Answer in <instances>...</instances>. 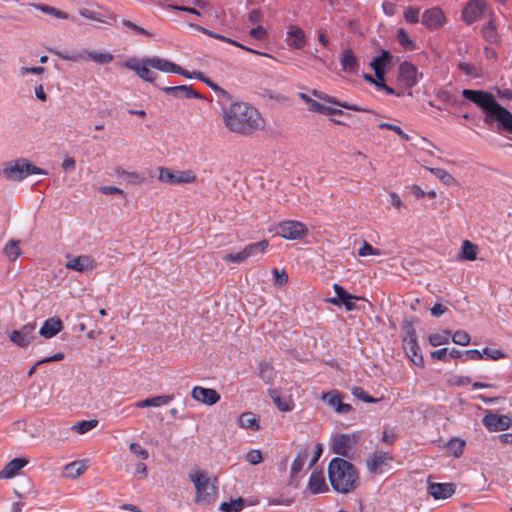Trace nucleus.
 Returning a JSON list of instances; mask_svg holds the SVG:
<instances>
[{
  "instance_id": "1",
  "label": "nucleus",
  "mask_w": 512,
  "mask_h": 512,
  "mask_svg": "<svg viewBox=\"0 0 512 512\" xmlns=\"http://www.w3.org/2000/svg\"><path fill=\"white\" fill-rule=\"evenodd\" d=\"M222 119L229 131L244 136L251 135L265 126V121L259 111L243 101H236L224 107Z\"/></svg>"
},
{
  "instance_id": "2",
  "label": "nucleus",
  "mask_w": 512,
  "mask_h": 512,
  "mask_svg": "<svg viewBox=\"0 0 512 512\" xmlns=\"http://www.w3.org/2000/svg\"><path fill=\"white\" fill-rule=\"evenodd\" d=\"M462 96L484 112L483 121L486 124L496 123L498 131L512 134V113L501 106L493 94L482 90L464 89Z\"/></svg>"
},
{
  "instance_id": "3",
  "label": "nucleus",
  "mask_w": 512,
  "mask_h": 512,
  "mask_svg": "<svg viewBox=\"0 0 512 512\" xmlns=\"http://www.w3.org/2000/svg\"><path fill=\"white\" fill-rule=\"evenodd\" d=\"M328 478L332 488L342 494L359 486V475L354 465L342 458H333L328 465Z\"/></svg>"
},
{
  "instance_id": "4",
  "label": "nucleus",
  "mask_w": 512,
  "mask_h": 512,
  "mask_svg": "<svg viewBox=\"0 0 512 512\" xmlns=\"http://www.w3.org/2000/svg\"><path fill=\"white\" fill-rule=\"evenodd\" d=\"M35 174L46 175L47 172L24 158L9 161L0 169V175L14 182H20L28 176Z\"/></svg>"
},
{
  "instance_id": "5",
  "label": "nucleus",
  "mask_w": 512,
  "mask_h": 512,
  "mask_svg": "<svg viewBox=\"0 0 512 512\" xmlns=\"http://www.w3.org/2000/svg\"><path fill=\"white\" fill-rule=\"evenodd\" d=\"M189 478L195 486L197 503L209 504L214 501L217 494L215 480L204 471H195L189 475Z\"/></svg>"
},
{
  "instance_id": "6",
  "label": "nucleus",
  "mask_w": 512,
  "mask_h": 512,
  "mask_svg": "<svg viewBox=\"0 0 512 512\" xmlns=\"http://www.w3.org/2000/svg\"><path fill=\"white\" fill-rule=\"evenodd\" d=\"M51 52L61 60L70 62H79L90 59L97 64L104 65L111 63L114 59L113 54L107 51H90L83 49L79 51L51 50Z\"/></svg>"
},
{
  "instance_id": "7",
  "label": "nucleus",
  "mask_w": 512,
  "mask_h": 512,
  "mask_svg": "<svg viewBox=\"0 0 512 512\" xmlns=\"http://www.w3.org/2000/svg\"><path fill=\"white\" fill-rule=\"evenodd\" d=\"M268 241L262 240L257 243H251L241 249L239 252L227 253L222 257L226 263H242L250 257H256L265 253L268 248Z\"/></svg>"
},
{
  "instance_id": "8",
  "label": "nucleus",
  "mask_w": 512,
  "mask_h": 512,
  "mask_svg": "<svg viewBox=\"0 0 512 512\" xmlns=\"http://www.w3.org/2000/svg\"><path fill=\"white\" fill-rule=\"evenodd\" d=\"M158 180L170 185L190 184L196 181L197 177L192 170L172 171L166 167H159Z\"/></svg>"
},
{
  "instance_id": "9",
  "label": "nucleus",
  "mask_w": 512,
  "mask_h": 512,
  "mask_svg": "<svg viewBox=\"0 0 512 512\" xmlns=\"http://www.w3.org/2000/svg\"><path fill=\"white\" fill-rule=\"evenodd\" d=\"M277 233L284 239L300 240L307 235L308 228L300 221L286 220L279 223Z\"/></svg>"
},
{
  "instance_id": "10",
  "label": "nucleus",
  "mask_w": 512,
  "mask_h": 512,
  "mask_svg": "<svg viewBox=\"0 0 512 512\" xmlns=\"http://www.w3.org/2000/svg\"><path fill=\"white\" fill-rule=\"evenodd\" d=\"M358 439L357 433L336 434L331 441L332 451L335 454L347 457L356 447Z\"/></svg>"
},
{
  "instance_id": "11",
  "label": "nucleus",
  "mask_w": 512,
  "mask_h": 512,
  "mask_svg": "<svg viewBox=\"0 0 512 512\" xmlns=\"http://www.w3.org/2000/svg\"><path fill=\"white\" fill-rule=\"evenodd\" d=\"M35 330V323L24 324L20 329L11 332L10 341L18 347L26 348L35 339Z\"/></svg>"
},
{
  "instance_id": "12",
  "label": "nucleus",
  "mask_w": 512,
  "mask_h": 512,
  "mask_svg": "<svg viewBox=\"0 0 512 512\" xmlns=\"http://www.w3.org/2000/svg\"><path fill=\"white\" fill-rule=\"evenodd\" d=\"M403 348L406 355L417 366L424 365V359L420 353V347L417 341L416 333L413 329L407 332V336L403 339Z\"/></svg>"
},
{
  "instance_id": "13",
  "label": "nucleus",
  "mask_w": 512,
  "mask_h": 512,
  "mask_svg": "<svg viewBox=\"0 0 512 512\" xmlns=\"http://www.w3.org/2000/svg\"><path fill=\"white\" fill-rule=\"evenodd\" d=\"M487 11V4L484 0H472L466 4L462 11V19L467 24L480 20Z\"/></svg>"
},
{
  "instance_id": "14",
  "label": "nucleus",
  "mask_w": 512,
  "mask_h": 512,
  "mask_svg": "<svg viewBox=\"0 0 512 512\" xmlns=\"http://www.w3.org/2000/svg\"><path fill=\"white\" fill-rule=\"evenodd\" d=\"M65 267L76 272H90L97 267V262L90 255L67 256Z\"/></svg>"
},
{
  "instance_id": "15",
  "label": "nucleus",
  "mask_w": 512,
  "mask_h": 512,
  "mask_svg": "<svg viewBox=\"0 0 512 512\" xmlns=\"http://www.w3.org/2000/svg\"><path fill=\"white\" fill-rule=\"evenodd\" d=\"M307 42L306 33L301 27L295 24H291L287 27L285 43L290 49H303L307 45Z\"/></svg>"
},
{
  "instance_id": "16",
  "label": "nucleus",
  "mask_w": 512,
  "mask_h": 512,
  "mask_svg": "<svg viewBox=\"0 0 512 512\" xmlns=\"http://www.w3.org/2000/svg\"><path fill=\"white\" fill-rule=\"evenodd\" d=\"M321 400L331 407L337 414H347L352 411V406L343 402V396L337 390H332L321 395Z\"/></svg>"
},
{
  "instance_id": "17",
  "label": "nucleus",
  "mask_w": 512,
  "mask_h": 512,
  "mask_svg": "<svg viewBox=\"0 0 512 512\" xmlns=\"http://www.w3.org/2000/svg\"><path fill=\"white\" fill-rule=\"evenodd\" d=\"M333 289L335 291L336 296L327 299L328 303L335 306L344 305L347 311H352L356 308L354 300H358V297L346 292L345 289L337 283L333 284Z\"/></svg>"
},
{
  "instance_id": "18",
  "label": "nucleus",
  "mask_w": 512,
  "mask_h": 512,
  "mask_svg": "<svg viewBox=\"0 0 512 512\" xmlns=\"http://www.w3.org/2000/svg\"><path fill=\"white\" fill-rule=\"evenodd\" d=\"M124 67L134 71L141 79L146 82L153 83L156 79V74L151 71V67L144 62V59L139 61L136 58H129L124 62Z\"/></svg>"
},
{
  "instance_id": "19",
  "label": "nucleus",
  "mask_w": 512,
  "mask_h": 512,
  "mask_svg": "<svg viewBox=\"0 0 512 512\" xmlns=\"http://www.w3.org/2000/svg\"><path fill=\"white\" fill-rule=\"evenodd\" d=\"M483 425L491 432L504 431L510 428L512 421L506 415L488 413L482 420Z\"/></svg>"
},
{
  "instance_id": "20",
  "label": "nucleus",
  "mask_w": 512,
  "mask_h": 512,
  "mask_svg": "<svg viewBox=\"0 0 512 512\" xmlns=\"http://www.w3.org/2000/svg\"><path fill=\"white\" fill-rule=\"evenodd\" d=\"M192 398L202 404L211 406L220 400V394L213 388L194 386L191 391Z\"/></svg>"
},
{
  "instance_id": "21",
  "label": "nucleus",
  "mask_w": 512,
  "mask_h": 512,
  "mask_svg": "<svg viewBox=\"0 0 512 512\" xmlns=\"http://www.w3.org/2000/svg\"><path fill=\"white\" fill-rule=\"evenodd\" d=\"M299 97L306 103L307 108L311 112L323 115H342L343 111L339 108L330 107L317 102L305 93H299Z\"/></svg>"
},
{
  "instance_id": "22",
  "label": "nucleus",
  "mask_w": 512,
  "mask_h": 512,
  "mask_svg": "<svg viewBox=\"0 0 512 512\" xmlns=\"http://www.w3.org/2000/svg\"><path fill=\"white\" fill-rule=\"evenodd\" d=\"M445 16L439 7H432L422 15V24L428 29H437L444 25Z\"/></svg>"
},
{
  "instance_id": "23",
  "label": "nucleus",
  "mask_w": 512,
  "mask_h": 512,
  "mask_svg": "<svg viewBox=\"0 0 512 512\" xmlns=\"http://www.w3.org/2000/svg\"><path fill=\"white\" fill-rule=\"evenodd\" d=\"M399 78L406 87H413L418 83L419 74L417 68L408 62L399 66Z\"/></svg>"
},
{
  "instance_id": "24",
  "label": "nucleus",
  "mask_w": 512,
  "mask_h": 512,
  "mask_svg": "<svg viewBox=\"0 0 512 512\" xmlns=\"http://www.w3.org/2000/svg\"><path fill=\"white\" fill-rule=\"evenodd\" d=\"M392 460V457L387 452H375L368 460H367V468L372 473H382L384 472V468L389 464Z\"/></svg>"
},
{
  "instance_id": "25",
  "label": "nucleus",
  "mask_w": 512,
  "mask_h": 512,
  "mask_svg": "<svg viewBox=\"0 0 512 512\" xmlns=\"http://www.w3.org/2000/svg\"><path fill=\"white\" fill-rule=\"evenodd\" d=\"M428 493L435 500H445L455 493V486L452 483H430Z\"/></svg>"
},
{
  "instance_id": "26",
  "label": "nucleus",
  "mask_w": 512,
  "mask_h": 512,
  "mask_svg": "<svg viewBox=\"0 0 512 512\" xmlns=\"http://www.w3.org/2000/svg\"><path fill=\"white\" fill-rule=\"evenodd\" d=\"M161 90L173 97L176 98H197L200 99L201 95L197 93L192 86L189 85H179V86H167L162 87Z\"/></svg>"
},
{
  "instance_id": "27",
  "label": "nucleus",
  "mask_w": 512,
  "mask_h": 512,
  "mask_svg": "<svg viewBox=\"0 0 512 512\" xmlns=\"http://www.w3.org/2000/svg\"><path fill=\"white\" fill-rule=\"evenodd\" d=\"M390 60V53L386 50H382L381 54L375 57L370 63V66L374 70L376 78L381 82H383L384 80L385 68L390 63Z\"/></svg>"
},
{
  "instance_id": "28",
  "label": "nucleus",
  "mask_w": 512,
  "mask_h": 512,
  "mask_svg": "<svg viewBox=\"0 0 512 512\" xmlns=\"http://www.w3.org/2000/svg\"><path fill=\"white\" fill-rule=\"evenodd\" d=\"M307 488L312 494L328 491L324 473L322 471H313L309 477Z\"/></svg>"
},
{
  "instance_id": "29",
  "label": "nucleus",
  "mask_w": 512,
  "mask_h": 512,
  "mask_svg": "<svg viewBox=\"0 0 512 512\" xmlns=\"http://www.w3.org/2000/svg\"><path fill=\"white\" fill-rule=\"evenodd\" d=\"M62 329L63 322L61 319L52 317L44 321L42 327L39 330V334L46 339H50L61 332Z\"/></svg>"
},
{
  "instance_id": "30",
  "label": "nucleus",
  "mask_w": 512,
  "mask_h": 512,
  "mask_svg": "<svg viewBox=\"0 0 512 512\" xmlns=\"http://www.w3.org/2000/svg\"><path fill=\"white\" fill-rule=\"evenodd\" d=\"M28 464V460L24 458H14L9 461L0 471V479H11Z\"/></svg>"
},
{
  "instance_id": "31",
  "label": "nucleus",
  "mask_w": 512,
  "mask_h": 512,
  "mask_svg": "<svg viewBox=\"0 0 512 512\" xmlns=\"http://www.w3.org/2000/svg\"><path fill=\"white\" fill-rule=\"evenodd\" d=\"M268 395L273 400L276 407L282 412H289L293 409L294 403L291 396L280 394L278 389H268Z\"/></svg>"
},
{
  "instance_id": "32",
  "label": "nucleus",
  "mask_w": 512,
  "mask_h": 512,
  "mask_svg": "<svg viewBox=\"0 0 512 512\" xmlns=\"http://www.w3.org/2000/svg\"><path fill=\"white\" fill-rule=\"evenodd\" d=\"M340 65L344 72L356 73L359 68V62L351 49H344L341 53Z\"/></svg>"
},
{
  "instance_id": "33",
  "label": "nucleus",
  "mask_w": 512,
  "mask_h": 512,
  "mask_svg": "<svg viewBox=\"0 0 512 512\" xmlns=\"http://www.w3.org/2000/svg\"><path fill=\"white\" fill-rule=\"evenodd\" d=\"M144 62L151 68L165 73H173L177 69L175 63L156 56L144 58Z\"/></svg>"
},
{
  "instance_id": "34",
  "label": "nucleus",
  "mask_w": 512,
  "mask_h": 512,
  "mask_svg": "<svg viewBox=\"0 0 512 512\" xmlns=\"http://www.w3.org/2000/svg\"><path fill=\"white\" fill-rule=\"evenodd\" d=\"M174 399L173 395H158L135 403L136 408L161 407L168 405Z\"/></svg>"
},
{
  "instance_id": "35",
  "label": "nucleus",
  "mask_w": 512,
  "mask_h": 512,
  "mask_svg": "<svg viewBox=\"0 0 512 512\" xmlns=\"http://www.w3.org/2000/svg\"><path fill=\"white\" fill-rule=\"evenodd\" d=\"M238 425L243 429L259 430V420L252 412H244L238 418Z\"/></svg>"
},
{
  "instance_id": "36",
  "label": "nucleus",
  "mask_w": 512,
  "mask_h": 512,
  "mask_svg": "<svg viewBox=\"0 0 512 512\" xmlns=\"http://www.w3.org/2000/svg\"><path fill=\"white\" fill-rule=\"evenodd\" d=\"M318 99L324 101V102H327V103H330V104H333V105H337L339 107H342V108H345V109H348V110H353V111H368L366 108H362L358 105H355V104H350L348 102H341V101H338L336 98L332 97V96H329L328 94L324 93V92H321L320 95H318Z\"/></svg>"
},
{
  "instance_id": "37",
  "label": "nucleus",
  "mask_w": 512,
  "mask_h": 512,
  "mask_svg": "<svg viewBox=\"0 0 512 512\" xmlns=\"http://www.w3.org/2000/svg\"><path fill=\"white\" fill-rule=\"evenodd\" d=\"M86 468L87 466L84 462H71L64 467V476L71 479L77 478L86 470Z\"/></svg>"
},
{
  "instance_id": "38",
  "label": "nucleus",
  "mask_w": 512,
  "mask_h": 512,
  "mask_svg": "<svg viewBox=\"0 0 512 512\" xmlns=\"http://www.w3.org/2000/svg\"><path fill=\"white\" fill-rule=\"evenodd\" d=\"M428 170L446 186H453L457 183L454 176L443 168H428Z\"/></svg>"
},
{
  "instance_id": "39",
  "label": "nucleus",
  "mask_w": 512,
  "mask_h": 512,
  "mask_svg": "<svg viewBox=\"0 0 512 512\" xmlns=\"http://www.w3.org/2000/svg\"><path fill=\"white\" fill-rule=\"evenodd\" d=\"M460 259L474 261L477 258V246L472 242L465 240L462 243Z\"/></svg>"
},
{
  "instance_id": "40",
  "label": "nucleus",
  "mask_w": 512,
  "mask_h": 512,
  "mask_svg": "<svg viewBox=\"0 0 512 512\" xmlns=\"http://www.w3.org/2000/svg\"><path fill=\"white\" fill-rule=\"evenodd\" d=\"M450 337H451V331L442 330L440 332L433 333V334L429 335L428 341L431 346L437 347V346L447 344L450 340Z\"/></svg>"
},
{
  "instance_id": "41",
  "label": "nucleus",
  "mask_w": 512,
  "mask_h": 512,
  "mask_svg": "<svg viewBox=\"0 0 512 512\" xmlns=\"http://www.w3.org/2000/svg\"><path fill=\"white\" fill-rule=\"evenodd\" d=\"M97 425H98V420H96V419L82 420V421H79V422L75 423L74 425H72L71 430L82 435V434H85V433L91 431L92 429L96 428Z\"/></svg>"
},
{
  "instance_id": "42",
  "label": "nucleus",
  "mask_w": 512,
  "mask_h": 512,
  "mask_svg": "<svg viewBox=\"0 0 512 512\" xmlns=\"http://www.w3.org/2000/svg\"><path fill=\"white\" fill-rule=\"evenodd\" d=\"M482 35L485 40L491 44H496L500 40L493 20H490L489 23L482 28Z\"/></svg>"
},
{
  "instance_id": "43",
  "label": "nucleus",
  "mask_w": 512,
  "mask_h": 512,
  "mask_svg": "<svg viewBox=\"0 0 512 512\" xmlns=\"http://www.w3.org/2000/svg\"><path fill=\"white\" fill-rule=\"evenodd\" d=\"M3 251L9 261H15L21 255L19 241L10 240L5 244Z\"/></svg>"
},
{
  "instance_id": "44",
  "label": "nucleus",
  "mask_w": 512,
  "mask_h": 512,
  "mask_svg": "<svg viewBox=\"0 0 512 512\" xmlns=\"http://www.w3.org/2000/svg\"><path fill=\"white\" fill-rule=\"evenodd\" d=\"M121 25L123 28H126L127 30L132 31L135 35H141V36H145L148 38L153 36L152 32L135 24L134 22H132L130 20L123 19L121 21Z\"/></svg>"
},
{
  "instance_id": "45",
  "label": "nucleus",
  "mask_w": 512,
  "mask_h": 512,
  "mask_svg": "<svg viewBox=\"0 0 512 512\" xmlns=\"http://www.w3.org/2000/svg\"><path fill=\"white\" fill-rule=\"evenodd\" d=\"M307 452L302 451L298 453L291 465V476L296 477L299 472H301L305 466L307 461Z\"/></svg>"
},
{
  "instance_id": "46",
  "label": "nucleus",
  "mask_w": 512,
  "mask_h": 512,
  "mask_svg": "<svg viewBox=\"0 0 512 512\" xmlns=\"http://www.w3.org/2000/svg\"><path fill=\"white\" fill-rule=\"evenodd\" d=\"M245 506L242 498H237L229 502L221 503L219 509L223 512H240Z\"/></svg>"
},
{
  "instance_id": "47",
  "label": "nucleus",
  "mask_w": 512,
  "mask_h": 512,
  "mask_svg": "<svg viewBox=\"0 0 512 512\" xmlns=\"http://www.w3.org/2000/svg\"><path fill=\"white\" fill-rule=\"evenodd\" d=\"M397 40L399 44L406 50L411 51L415 48V43L410 39L408 33L403 28L398 29Z\"/></svg>"
},
{
  "instance_id": "48",
  "label": "nucleus",
  "mask_w": 512,
  "mask_h": 512,
  "mask_svg": "<svg viewBox=\"0 0 512 512\" xmlns=\"http://www.w3.org/2000/svg\"><path fill=\"white\" fill-rule=\"evenodd\" d=\"M34 7L46 14H50L59 19H68L69 18L67 13H65L59 9H56L55 7H52V6L37 4V5H34Z\"/></svg>"
},
{
  "instance_id": "49",
  "label": "nucleus",
  "mask_w": 512,
  "mask_h": 512,
  "mask_svg": "<svg viewBox=\"0 0 512 512\" xmlns=\"http://www.w3.org/2000/svg\"><path fill=\"white\" fill-rule=\"evenodd\" d=\"M210 37H212V38H214V39H218V40L223 41V42H226V43H229V44H232V45H234V46H236V47H239V48H241V49H244V50L249 51V52L254 53V54H258V55H261V54H262V53H260V52H258V51H256V50H253V49H251V48H249V47H246V46H244V45L240 44L239 42H237V41H235V40H233V39H231V38H228V37L223 36V35H221V34L215 33V32H213V31L211 32Z\"/></svg>"
},
{
  "instance_id": "50",
  "label": "nucleus",
  "mask_w": 512,
  "mask_h": 512,
  "mask_svg": "<svg viewBox=\"0 0 512 512\" xmlns=\"http://www.w3.org/2000/svg\"><path fill=\"white\" fill-rule=\"evenodd\" d=\"M465 442L463 440H460L458 438L451 439L448 444L447 448L448 450L455 456L459 457L464 449Z\"/></svg>"
},
{
  "instance_id": "51",
  "label": "nucleus",
  "mask_w": 512,
  "mask_h": 512,
  "mask_svg": "<svg viewBox=\"0 0 512 512\" xmlns=\"http://www.w3.org/2000/svg\"><path fill=\"white\" fill-rule=\"evenodd\" d=\"M458 68L466 75L471 76L473 78H477L481 75L480 70L475 65L470 63L459 62Z\"/></svg>"
},
{
  "instance_id": "52",
  "label": "nucleus",
  "mask_w": 512,
  "mask_h": 512,
  "mask_svg": "<svg viewBox=\"0 0 512 512\" xmlns=\"http://www.w3.org/2000/svg\"><path fill=\"white\" fill-rule=\"evenodd\" d=\"M450 338L457 345L466 346L470 343L469 334L463 330H458L454 332Z\"/></svg>"
},
{
  "instance_id": "53",
  "label": "nucleus",
  "mask_w": 512,
  "mask_h": 512,
  "mask_svg": "<svg viewBox=\"0 0 512 512\" xmlns=\"http://www.w3.org/2000/svg\"><path fill=\"white\" fill-rule=\"evenodd\" d=\"M352 394H353L356 398H358V399L362 400V401H363V402H365V403H376V402H379V401H380V399H377V398H374V397H372V396L368 395V394L364 391V389H363V388H361V387H354V388L352 389Z\"/></svg>"
},
{
  "instance_id": "54",
  "label": "nucleus",
  "mask_w": 512,
  "mask_h": 512,
  "mask_svg": "<svg viewBox=\"0 0 512 512\" xmlns=\"http://www.w3.org/2000/svg\"><path fill=\"white\" fill-rule=\"evenodd\" d=\"M245 460L251 465H257L262 462V453L258 449H251L245 455Z\"/></svg>"
},
{
  "instance_id": "55",
  "label": "nucleus",
  "mask_w": 512,
  "mask_h": 512,
  "mask_svg": "<svg viewBox=\"0 0 512 512\" xmlns=\"http://www.w3.org/2000/svg\"><path fill=\"white\" fill-rule=\"evenodd\" d=\"M404 19L409 23H417L419 21L420 9L417 7H408L404 11Z\"/></svg>"
},
{
  "instance_id": "56",
  "label": "nucleus",
  "mask_w": 512,
  "mask_h": 512,
  "mask_svg": "<svg viewBox=\"0 0 512 512\" xmlns=\"http://www.w3.org/2000/svg\"><path fill=\"white\" fill-rule=\"evenodd\" d=\"M379 128L392 130V132L397 133L405 141H408L410 139L409 135L405 133L400 126L390 123H380Z\"/></svg>"
},
{
  "instance_id": "57",
  "label": "nucleus",
  "mask_w": 512,
  "mask_h": 512,
  "mask_svg": "<svg viewBox=\"0 0 512 512\" xmlns=\"http://www.w3.org/2000/svg\"><path fill=\"white\" fill-rule=\"evenodd\" d=\"M358 255L361 257H366L369 255H381V252L365 241L358 250Z\"/></svg>"
},
{
  "instance_id": "58",
  "label": "nucleus",
  "mask_w": 512,
  "mask_h": 512,
  "mask_svg": "<svg viewBox=\"0 0 512 512\" xmlns=\"http://www.w3.org/2000/svg\"><path fill=\"white\" fill-rule=\"evenodd\" d=\"M45 72V68L42 66L37 67H27V66H21L18 69V75L20 77H25L28 74H43Z\"/></svg>"
},
{
  "instance_id": "59",
  "label": "nucleus",
  "mask_w": 512,
  "mask_h": 512,
  "mask_svg": "<svg viewBox=\"0 0 512 512\" xmlns=\"http://www.w3.org/2000/svg\"><path fill=\"white\" fill-rule=\"evenodd\" d=\"M124 180L128 183V184H132V185H138V184H142L144 182V177L141 176L138 172L136 171H127L126 173V176L124 178Z\"/></svg>"
},
{
  "instance_id": "60",
  "label": "nucleus",
  "mask_w": 512,
  "mask_h": 512,
  "mask_svg": "<svg viewBox=\"0 0 512 512\" xmlns=\"http://www.w3.org/2000/svg\"><path fill=\"white\" fill-rule=\"evenodd\" d=\"M129 449L130 451L135 454L136 456H138L139 458H141L142 460H146L148 459L149 457V452L148 450H146L145 448H143L140 444L138 443H131L130 446H129Z\"/></svg>"
},
{
  "instance_id": "61",
  "label": "nucleus",
  "mask_w": 512,
  "mask_h": 512,
  "mask_svg": "<svg viewBox=\"0 0 512 512\" xmlns=\"http://www.w3.org/2000/svg\"><path fill=\"white\" fill-rule=\"evenodd\" d=\"M272 274L274 277V284L278 287L285 285L288 282V276L284 271L273 269Z\"/></svg>"
},
{
  "instance_id": "62",
  "label": "nucleus",
  "mask_w": 512,
  "mask_h": 512,
  "mask_svg": "<svg viewBox=\"0 0 512 512\" xmlns=\"http://www.w3.org/2000/svg\"><path fill=\"white\" fill-rule=\"evenodd\" d=\"M80 15L86 19L96 21V22H104L103 17L100 13L92 11L90 9H81Z\"/></svg>"
},
{
  "instance_id": "63",
  "label": "nucleus",
  "mask_w": 512,
  "mask_h": 512,
  "mask_svg": "<svg viewBox=\"0 0 512 512\" xmlns=\"http://www.w3.org/2000/svg\"><path fill=\"white\" fill-rule=\"evenodd\" d=\"M389 202L392 207H394L396 210L400 211L405 207L404 202L402 201L401 197L396 192H390L389 193Z\"/></svg>"
},
{
  "instance_id": "64",
  "label": "nucleus",
  "mask_w": 512,
  "mask_h": 512,
  "mask_svg": "<svg viewBox=\"0 0 512 512\" xmlns=\"http://www.w3.org/2000/svg\"><path fill=\"white\" fill-rule=\"evenodd\" d=\"M482 353H483V357L487 356L492 360H499L501 358H504V356H505V354L499 349L485 348V349H483Z\"/></svg>"
}]
</instances>
